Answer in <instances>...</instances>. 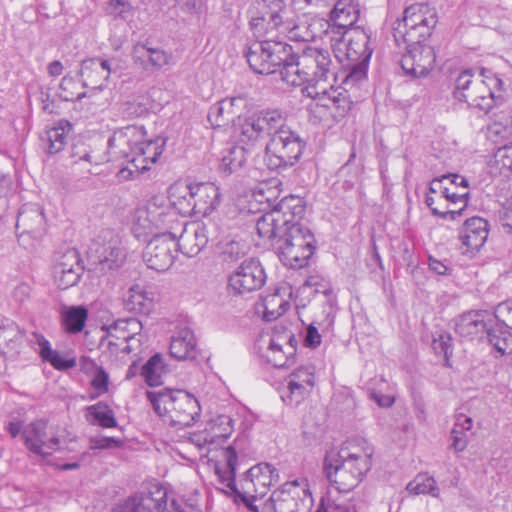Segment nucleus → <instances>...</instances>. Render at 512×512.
<instances>
[{"label":"nucleus","mask_w":512,"mask_h":512,"mask_svg":"<svg viewBox=\"0 0 512 512\" xmlns=\"http://www.w3.org/2000/svg\"><path fill=\"white\" fill-rule=\"evenodd\" d=\"M275 511L307 512L313 505L312 494L305 478L284 483L271 494Z\"/></svg>","instance_id":"nucleus-12"},{"label":"nucleus","mask_w":512,"mask_h":512,"mask_svg":"<svg viewBox=\"0 0 512 512\" xmlns=\"http://www.w3.org/2000/svg\"><path fill=\"white\" fill-rule=\"evenodd\" d=\"M432 348L436 354H443L446 359L452 354V337L447 333H441L432 342Z\"/></svg>","instance_id":"nucleus-58"},{"label":"nucleus","mask_w":512,"mask_h":512,"mask_svg":"<svg viewBox=\"0 0 512 512\" xmlns=\"http://www.w3.org/2000/svg\"><path fill=\"white\" fill-rule=\"evenodd\" d=\"M155 293L153 287L146 284H134L129 288L125 304L128 310L149 314L153 309Z\"/></svg>","instance_id":"nucleus-36"},{"label":"nucleus","mask_w":512,"mask_h":512,"mask_svg":"<svg viewBox=\"0 0 512 512\" xmlns=\"http://www.w3.org/2000/svg\"><path fill=\"white\" fill-rule=\"evenodd\" d=\"M44 362H48L53 368L64 371L73 368L76 365L74 358H65L57 350L52 349L51 353L42 359Z\"/></svg>","instance_id":"nucleus-56"},{"label":"nucleus","mask_w":512,"mask_h":512,"mask_svg":"<svg viewBox=\"0 0 512 512\" xmlns=\"http://www.w3.org/2000/svg\"><path fill=\"white\" fill-rule=\"evenodd\" d=\"M406 490L413 495L428 494L435 498H438L440 495V489L435 478L427 473L418 474L407 484Z\"/></svg>","instance_id":"nucleus-49"},{"label":"nucleus","mask_w":512,"mask_h":512,"mask_svg":"<svg viewBox=\"0 0 512 512\" xmlns=\"http://www.w3.org/2000/svg\"><path fill=\"white\" fill-rule=\"evenodd\" d=\"M205 428L215 449L222 445L234 430L232 419L227 415H219L211 419Z\"/></svg>","instance_id":"nucleus-44"},{"label":"nucleus","mask_w":512,"mask_h":512,"mask_svg":"<svg viewBox=\"0 0 512 512\" xmlns=\"http://www.w3.org/2000/svg\"><path fill=\"white\" fill-rule=\"evenodd\" d=\"M266 145L265 160L272 170L293 166L301 157L305 142L299 134L285 125L274 129Z\"/></svg>","instance_id":"nucleus-9"},{"label":"nucleus","mask_w":512,"mask_h":512,"mask_svg":"<svg viewBox=\"0 0 512 512\" xmlns=\"http://www.w3.org/2000/svg\"><path fill=\"white\" fill-rule=\"evenodd\" d=\"M76 85H77V83L73 79V77L64 76L60 83V89H61L60 96L65 101H74V100L81 99L84 96V93H74L71 91V88H73Z\"/></svg>","instance_id":"nucleus-60"},{"label":"nucleus","mask_w":512,"mask_h":512,"mask_svg":"<svg viewBox=\"0 0 512 512\" xmlns=\"http://www.w3.org/2000/svg\"><path fill=\"white\" fill-rule=\"evenodd\" d=\"M241 98H226L213 104L208 112V121L213 127L227 125L235 116L234 106Z\"/></svg>","instance_id":"nucleus-42"},{"label":"nucleus","mask_w":512,"mask_h":512,"mask_svg":"<svg viewBox=\"0 0 512 512\" xmlns=\"http://www.w3.org/2000/svg\"><path fill=\"white\" fill-rule=\"evenodd\" d=\"M171 499L166 486L153 483L146 490L130 496L112 512H167L171 510L168 503Z\"/></svg>","instance_id":"nucleus-15"},{"label":"nucleus","mask_w":512,"mask_h":512,"mask_svg":"<svg viewBox=\"0 0 512 512\" xmlns=\"http://www.w3.org/2000/svg\"><path fill=\"white\" fill-rule=\"evenodd\" d=\"M286 293L291 296L292 290L290 287L283 286L264 297L262 303L264 320H276L290 308L289 301L283 298V294Z\"/></svg>","instance_id":"nucleus-38"},{"label":"nucleus","mask_w":512,"mask_h":512,"mask_svg":"<svg viewBox=\"0 0 512 512\" xmlns=\"http://www.w3.org/2000/svg\"><path fill=\"white\" fill-rule=\"evenodd\" d=\"M286 381L287 387L281 398L288 405H298L315 385V367L312 364L301 365L289 374Z\"/></svg>","instance_id":"nucleus-22"},{"label":"nucleus","mask_w":512,"mask_h":512,"mask_svg":"<svg viewBox=\"0 0 512 512\" xmlns=\"http://www.w3.org/2000/svg\"><path fill=\"white\" fill-rule=\"evenodd\" d=\"M169 55L160 48L138 43L133 47L132 59L136 65L145 71H155L168 64Z\"/></svg>","instance_id":"nucleus-33"},{"label":"nucleus","mask_w":512,"mask_h":512,"mask_svg":"<svg viewBox=\"0 0 512 512\" xmlns=\"http://www.w3.org/2000/svg\"><path fill=\"white\" fill-rule=\"evenodd\" d=\"M283 121V114L276 109L263 110L246 117L239 122L241 141H256L271 136L274 129L279 128Z\"/></svg>","instance_id":"nucleus-19"},{"label":"nucleus","mask_w":512,"mask_h":512,"mask_svg":"<svg viewBox=\"0 0 512 512\" xmlns=\"http://www.w3.org/2000/svg\"><path fill=\"white\" fill-rule=\"evenodd\" d=\"M485 338L500 355L512 352V334L498 318L497 323L490 326Z\"/></svg>","instance_id":"nucleus-43"},{"label":"nucleus","mask_w":512,"mask_h":512,"mask_svg":"<svg viewBox=\"0 0 512 512\" xmlns=\"http://www.w3.org/2000/svg\"><path fill=\"white\" fill-rule=\"evenodd\" d=\"M360 15L358 4L355 0H338L330 14L328 28L329 33L334 36L331 40L342 42L343 38L357 22Z\"/></svg>","instance_id":"nucleus-23"},{"label":"nucleus","mask_w":512,"mask_h":512,"mask_svg":"<svg viewBox=\"0 0 512 512\" xmlns=\"http://www.w3.org/2000/svg\"><path fill=\"white\" fill-rule=\"evenodd\" d=\"M480 76L486 81V86L489 88L491 94H493L494 106L497 105L503 100L504 82L492 71L484 68L481 69Z\"/></svg>","instance_id":"nucleus-52"},{"label":"nucleus","mask_w":512,"mask_h":512,"mask_svg":"<svg viewBox=\"0 0 512 512\" xmlns=\"http://www.w3.org/2000/svg\"><path fill=\"white\" fill-rule=\"evenodd\" d=\"M290 45L282 40L267 38L252 43L245 56L250 68L257 74H272L289 62Z\"/></svg>","instance_id":"nucleus-10"},{"label":"nucleus","mask_w":512,"mask_h":512,"mask_svg":"<svg viewBox=\"0 0 512 512\" xmlns=\"http://www.w3.org/2000/svg\"><path fill=\"white\" fill-rule=\"evenodd\" d=\"M280 75L288 85L307 84V95L328 109L333 118H342L350 110V95L344 89L335 88L336 64L327 49L307 46L295 54L290 46L289 62L280 69Z\"/></svg>","instance_id":"nucleus-1"},{"label":"nucleus","mask_w":512,"mask_h":512,"mask_svg":"<svg viewBox=\"0 0 512 512\" xmlns=\"http://www.w3.org/2000/svg\"><path fill=\"white\" fill-rule=\"evenodd\" d=\"M85 417L91 425L103 428H114L117 426L113 410L104 402H98L86 407Z\"/></svg>","instance_id":"nucleus-45"},{"label":"nucleus","mask_w":512,"mask_h":512,"mask_svg":"<svg viewBox=\"0 0 512 512\" xmlns=\"http://www.w3.org/2000/svg\"><path fill=\"white\" fill-rule=\"evenodd\" d=\"M266 273L256 258L245 259L228 277V292L245 295L263 287Z\"/></svg>","instance_id":"nucleus-17"},{"label":"nucleus","mask_w":512,"mask_h":512,"mask_svg":"<svg viewBox=\"0 0 512 512\" xmlns=\"http://www.w3.org/2000/svg\"><path fill=\"white\" fill-rule=\"evenodd\" d=\"M246 162V150L243 146L231 145L222 152L219 171L225 176L237 172Z\"/></svg>","instance_id":"nucleus-46"},{"label":"nucleus","mask_w":512,"mask_h":512,"mask_svg":"<svg viewBox=\"0 0 512 512\" xmlns=\"http://www.w3.org/2000/svg\"><path fill=\"white\" fill-rule=\"evenodd\" d=\"M173 235L174 233H162L149 240L142 254L148 268L165 272L173 265L178 253Z\"/></svg>","instance_id":"nucleus-18"},{"label":"nucleus","mask_w":512,"mask_h":512,"mask_svg":"<svg viewBox=\"0 0 512 512\" xmlns=\"http://www.w3.org/2000/svg\"><path fill=\"white\" fill-rule=\"evenodd\" d=\"M170 507L174 512H201L198 501L194 498L186 500L183 504L172 498Z\"/></svg>","instance_id":"nucleus-64"},{"label":"nucleus","mask_w":512,"mask_h":512,"mask_svg":"<svg viewBox=\"0 0 512 512\" xmlns=\"http://www.w3.org/2000/svg\"><path fill=\"white\" fill-rule=\"evenodd\" d=\"M248 440L245 436L237 437L233 443L222 451V460L215 464V473L219 481L230 489L250 511L258 512L254 504L264 497L270 487L279 481V473L271 464L262 462L247 470L236 482V470L248 452Z\"/></svg>","instance_id":"nucleus-2"},{"label":"nucleus","mask_w":512,"mask_h":512,"mask_svg":"<svg viewBox=\"0 0 512 512\" xmlns=\"http://www.w3.org/2000/svg\"><path fill=\"white\" fill-rule=\"evenodd\" d=\"M72 126L68 121H60L56 126L47 130L43 140L47 142V151L56 154L67 144L68 134Z\"/></svg>","instance_id":"nucleus-48"},{"label":"nucleus","mask_w":512,"mask_h":512,"mask_svg":"<svg viewBox=\"0 0 512 512\" xmlns=\"http://www.w3.org/2000/svg\"><path fill=\"white\" fill-rule=\"evenodd\" d=\"M374 447L364 438L345 441L326 452L323 469L329 483L341 493L356 488L372 467Z\"/></svg>","instance_id":"nucleus-4"},{"label":"nucleus","mask_w":512,"mask_h":512,"mask_svg":"<svg viewBox=\"0 0 512 512\" xmlns=\"http://www.w3.org/2000/svg\"><path fill=\"white\" fill-rule=\"evenodd\" d=\"M256 348L260 358L275 368L290 367L295 363V349L288 346V351H285L279 341L269 334L260 336L256 342Z\"/></svg>","instance_id":"nucleus-25"},{"label":"nucleus","mask_w":512,"mask_h":512,"mask_svg":"<svg viewBox=\"0 0 512 512\" xmlns=\"http://www.w3.org/2000/svg\"><path fill=\"white\" fill-rule=\"evenodd\" d=\"M454 97L466 102L468 106L488 113L494 107L493 94L486 86V81L479 77L473 78L470 70L459 74L455 81Z\"/></svg>","instance_id":"nucleus-13"},{"label":"nucleus","mask_w":512,"mask_h":512,"mask_svg":"<svg viewBox=\"0 0 512 512\" xmlns=\"http://www.w3.org/2000/svg\"><path fill=\"white\" fill-rule=\"evenodd\" d=\"M280 260L293 269L304 267L313 255L315 248L293 244H277Z\"/></svg>","instance_id":"nucleus-40"},{"label":"nucleus","mask_w":512,"mask_h":512,"mask_svg":"<svg viewBox=\"0 0 512 512\" xmlns=\"http://www.w3.org/2000/svg\"><path fill=\"white\" fill-rule=\"evenodd\" d=\"M489 224L481 217L467 219L460 230L459 238L463 253L474 254L478 252L487 241Z\"/></svg>","instance_id":"nucleus-27"},{"label":"nucleus","mask_w":512,"mask_h":512,"mask_svg":"<svg viewBox=\"0 0 512 512\" xmlns=\"http://www.w3.org/2000/svg\"><path fill=\"white\" fill-rule=\"evenodd\" d=\"M174 230L177 252L187 257L198 255L208 243L207 229L200 222H186L180 218V228Z\"/></svg>","instance_id":"nucleus-21"},{"label":"nucleus","mask_w":512,"mask_h":512,"mask_svg":"<svg viewBox=\"0 0 512 512\" xmlns=\"http://www.w3.org/2000/svg\"><path fill=\"white\" fill-rule=\"evenodd\" d=\"M22 441L31 453L39 456H49L60 449L59 438L55 435L48 437L47 423L41 419L25 425Z\"/></svg>","instance_id":"nucleus-20"},{"label":"nucleus","mask_w":512,"mask_h":512,"mask_svg":"<svg viewBox=\"0 0 512 512\" xmlns=\"http://www.w3.org/2000/svg\"><path fill=\"white\" fill-rule=\"evenodd\" d=\"M58 314L62 329L67 334L75 335L83 331L89 312L84 305L61 304Z\"/></svg>","instance_id":"nucleus-34"},{"label":"nucleus","mask_w":512,"mask_h":512,"mask_svg":"<svg viewBox=\"0 0 512 512\" xmlns=\"http://www.w3.org/2000/svg\"><path fill=\"white\" fill-rule=\"evenodd\" d=\"M31 347L39 354L41 359L51 353L52 347L49 340L39 332H32L29 337Z\"/></svg>","instance_id":"nucleus-57"},{"label":"nucleus","mask_w":512,"mask_h":512,"mask_svg":"<svg viewBox=\"0 0 512 512\" xmlns=\"http://www.w3.org/2000/svg\"><path fill=\"white\" fill-rule=\"evenodd\" d=\"M437 23L434 8L428 4L415 3L403 12V18L397 20L393 27V36L398 47L401 43L427 40Z\"/></svg>","instance_id":"nucleus-7"},{"label":"nucleus","mask_w":512,"mask_h":512,"mask_svg":"<svg viewBox=\"0 0 512 512\" xmlns=\"http://www.w3.org/2000/svg\"><path fill=\"white\" fill-rule=\"evenodd\" d=\"M169 352L177 360L194 359L197 355V341L194 332L187 326L177 327L171 336Z\"/></svg>","instance_id":"nucleus-32"},{"label":"nucleus","mask_w":512,"mask_h":512,"mask_svg":"<svg viewBox=\"0 0 512 512\" xmlns=\"http://www.w3.org/2000/svg\"><path fill=\"white\" fill-rule=\"evenodd\" d=\"M493 323H497V315L487 310L469 311L457 318L455 331L462 338L483 339Z\"/></svg>","instance_id":"nucleus-24"},{"label":"nucleus","mask_w":512,"mask_h":512,"mask_svg":"<svg viewBox=\"0 0 512 512\" xmlns=\"http://www.w3.org/2000/svg\"><path fill=\"white\" fill-rule=\"evenodd\" d=\"M329 22L318 17L303 15L297 22L285 21L284 35L294 41H311L321 36L322 32L329 34Z\"/></svg>","instance_id":"nucleus-26"},{"label":"nucleus","mask_w":512,"mask_h":512,"mask_svg":"<svg viewBox=\"0 0 512 512\" xmlns=\"http://www.w3.org/2000/svg\"><path fill=\"white\" fill-rule=\"evenodd\" d=\"M141 324L134 318L122 319L114 322L108 327L109 337L123 339L125 342L134 338L135 331Z\"/></svg>","instance_id":"nucleus-51"},{"label":"nucleus","mask_w":512,"mask_h":512,"mask_svg":"<svg viewBox=\"0 0 512 512\" xmlns=\"http://www.w3.org/2000/svg\"><path fill=\"white\" fill-rule=\"evenodd\" d=\"M345 36H348L347 42L344 43L347 61L369 63L373 53L369 47L370 34L364 29L354 28Z\"/></svg>","instance_id":"nucleus-31"},{"label":"nucleus","mask_w":512,"mask_h":512,"mask_svg":"<svg viewBox=\"0 0 512 512\" xmlns=\"http://www.w3.org/2000/svg\"><path fill=\"white\" fill-rule=\"evenodd\" d=\"M369 63L348 61L347 69L338 73V80L341 81L340 85H335V88L344 89L348 94L349 89L357 86L367 78Z\"/></svg>","instance_id":"nucleus-41"},{"label":"nucleus","mask_w":512,"mask_h":512,"mask_svg":"<svg viewBox=\"0 0 512 512\" xmlns=\"http://www.w3.org/2000/svg\"><path fill=\"white\" fill-rule=\"evenodd\" d=\"M170 208L181 216L196 215L193 191L190 184L176 183L169 189Z\"/></svg>","instance_id":"nucleus-35"},{"label":"nucleus","mask_w":512,"mask_h":512,"mask_svg":"<svg viewBox=\"0 0 512 512\" xmlns=\"http://www.w3.org/2000/svg\"><path fill=\"white\" fill-rule=\"evenodd\" d=\"M155 413L178 429L194 424L200 417L198 400L183 390L160 389L146 392Z\"/></svg>","instance_id":"nucleus-5"},{"label":"nucleus","mask_w":512,"mask_h":512,"mask_svg":"<svg viewBox=\"0 0 512 512\" xmlns=\"http://www.w3.org/2000/svg\"><path fill=\"white\" fill-rule=\"evenodd\" d=\"M166 373V365L163 356L159 353L151 356L141 367V376L147 385L154 387L163 383V375Z\"/></svg>","instance_id":"nucleus-47"},{"label":"nucleus","mask_w":512,"mask_h":512,"mask_svg":"<svg viewBox=\"0 0 512 512\" xmlns=\"http://www.w3.org/2000/svg\"><path fill=\"white\" fill-rule=\"evenodd\" d=\"M82 270L77 252L75 250L66 252L54 266L55 284L62 290L76 285L80 280Z\"/></svg>","instance_id":"nucleus-28"},{"label":"nucleus","mask_w":512,"mask_h":512,"mask_svg":"<svg viewBox=\"0 0 512 512\" xmlns=\"http://www.w3.org/2000/svg\"><path fill=\"white\" fill-rule=\"evenodd\" d=\"M426 41L401 43L405 52L402 54L400 65L405 75L413 79L426 77L436 62L434 48L426 44Z\"/></svg>","instance_id":"nucleus-16"},{"label":"nucleus","mask_w":512,"mask_h":512,"mask_svg":"<svg viewBox=\"0 0 512 512\" xmlns=\"http://www.w3.org/2000/svg\"><path fill=\"white\" fill-rule=\"evenodd\" d=\"M247 252V247L240 241H229L227 242L222 250V256L224 261L235 262L243 257Z\"/></svg>","instance_id":"nucleus-53"},{"label":"nucleus","mask_w":512,"mask_h":512,"mask_svg":"<svg viewBox=\"0 0 512 512\" xmlns=\"http://www.w3.org/2000/svg\"><path fill=\"white\" fill-rule=\"evenodd\" d=\"M303 287L314 288L315 293L329 295L332 292L330 283L320 275H310L304 282Z\"/></svg>","instance_id":"nucleus-59"},{"label":"nucleus","mask_w":512,"mask_h":512,"mask_svg":"<svg viewBox=\"0 0 512 512\" xmlns=\"http://www.w3.org/2000/svg\"><path fill=\"white\" fill-rule=\"evenodd\" d=\"M285 4L283 0H255L248 10L250 28L258 40L278 39L283 34L285 21L283 20Z\"/></svg>","instance_id":"nucleus-11"},{"label":"nucleus","mask_w":512,"mask_h":512,"mask_svg":"<svg viewBox=\"0 0 512 512\" xmlns=\"http://www.w3.org/2000/svg\"><path fill=\"white\" fill-rule=\"evenodd\" d=\"M304 213L305 204L302 198L294 195L284 197L270 212L257 220V233L263 240L277 245L285 226L290 225L293 219L303 217Z\"/></svg>","instance_id":"nucleus-8"},{"label":"nucleus","mask_w":512,"mask_h":512,"mask_svg":"<svg viewBox=\"0 0 512 512\" xmlns=\"http://www.w3.org/2000/svg\"><path fill=\"white\" fill-rule=\"evenodd\" d=\"M369 397L381 408H389L396 401V397L393 393H383L381 390L374 388L369 389Z\"/></svg>","instance_id":"nucleus-61"},{"label":"nucleus","mask_w":512,"mask_h":512,"mask_svg":"<svg viewBox=\"0 0 512 512\" xmlns=\"http://www.w3.org/2000/svg\"><path fill=\"white\" fill-rule=\"evenodd\" d=\"M190 440L200 450H206L207 453L216 450L211 439H209V433H207L206 428L203 431L193 433Z\"/></svg>","instance_id":"nucleus-62"},{"label":"nucleus","mask_w":512,"mask_h":512,"mask_svg":"<svg viewBox=\"0 0 512 512\" xmlns=\"http://www.w3.org/2000/svg\"><path fill=\"white\" fill-rule=\"evenodd\" d=\"M23 338V333L13 322L0 327V353L11 359L16 358L20 353Z\"/></svg>","instance_id":"nucleus-39"},{"label":"nucleus","mask_w":512,"mask_h":512,"mask_svg":"<svg viewBox=\"0 0 512 512\" xmlns=\"http://www.w3.org/2000/svg\"><path fill=\"white\" fill-rule=\"evenodd\" d=\"M450 438H451V448L456 452H462L464 451L469 443V437L467 433L453 429L450 432Z\"/></svg>","instance_id":"nucleus-63"},{"label":"nucleus","mask_w":512,"mask_h":512,"mask_svg":"<svg viewBox=\"0 0 512 512\" xmlns=\"http://www.w3.org/2000/svg\"><path fill=\"white\" fill-rule=\"evenodd\" d=\"M114 71L111 62L103 58H91L83 61L80 75L83 86L102 90Z\"/></svg>","instance_id":"nucleus-29"},{"label":"nucleus","mask_w":512,"mask_h":512,"mask_svg":"<svg viewBox=\"0 0 512 512\" xmlns=\"http://www.w3.org/2000/svg\"><path fill=\"white\" fill-rule=\"evenodd\" d=\"M143 127L127 126L115 132L108 140L109 160H127L128 166L121 168L116 177L119 182L133 179L151 169L164 151L166 139L157 137L146 140Z\"/></svg>","instance_id":"nucleus-3"},{"label":"nucleus","mask_w":512,"mask_h":512,"mask_svg":"<svg viewBox=\"0 0 512 512\" xmlns=\"http://www.w3.org/2000/svg\"><path fill=\"white\" fill-rule=\"evenodd\" d=\"M71 157L74 165L83 163L86 171H90L86 166L99 165L104 161V158L100 154H95L94 151L84 143L73 145Z\"/></svg>","instance_id":"nucleus-50"},{"label":"nucleus","mask_w":512,"mask_h":512,"mask_svg":"<svg viewBox=\"0 0 512 512\" xmlns=\"http://www.w3.org/2000/svg\"><path fill=\"white\" fill-rule=\"evenodd\" d=\"M107 11L115 18L128 19L133 14V7L127 0H110Z\"/></svg>","instance_id":"nucleus-55"},{"label":"nucleus","mask_w":512,"mask_h":512,"mask_svg":"<svg viewBox=\"0 0 512 512\" xmlns=\"http://www.w3.org/2000/svg\"><path fill=\"white\" fill-rule=\"evenodd\" d=\"M197 216H208L220 203L219 187L211 182L190 184Z\"/></svg>","instance_id":"nucleus-30"},{"label":"nucleus","mask_w":512,"mask_h":512,"mask_svg":"<svg viewBox=\"0 0 512 512\" xmlns=\"http://www.w3.org/2000/svg\"><path fill=\"white\" fill-rule=\"evenodd\" d=\"M180 228V218L170 205L151 199L146 205L138 207L132 216L131 232L139 241L155 238L165 233H174Z\"/></svg>","instance_id":"nucleus-6"},{"label":"nucleus","mask_w":512,"mask_h":512,"mask_svg":"<svg viewBox=\"0 0 512 512\" xmlns=\"http://www.w3.org/2000/svg\"><path fill=\"white\" fill-rule=\"evenodd\" d=\"M302 217L295 218L286 225L281 239L277 244H293L296 246H306L307 248H315V238L310 229L300 223Z\"/></svg>","instance_id":"nucleus-37"},{"label":"nucleus","mask_w":512,"mask_h":512,"mask_svg":"<svg viewBox=\"0 0 512 512\" xmlns=\"http://www.w3.org/2000/svg\"><path fill=\"white\" fill-rule=\"evenodd\" d=\"M495 161L500 165L501 173L512 172V141L498 148Z\"/></svg>","instance_id":"nucleus-54"},{"label":"nucleus","mask_w":512,"mask_h":512,"mask_svg":"<svg viewBox=\"0 0 512 512\" xmlns=\"http://www.w3.org/2000/svg\"><path fill=\"white\" fill-rule=\"evenodd\" d=\"M89 257L102 270L120 267L126 260V251L120 237L113 230H103L92 242Z\"/></svg>","instance_id":"nucleus-14"}]
</instances>
